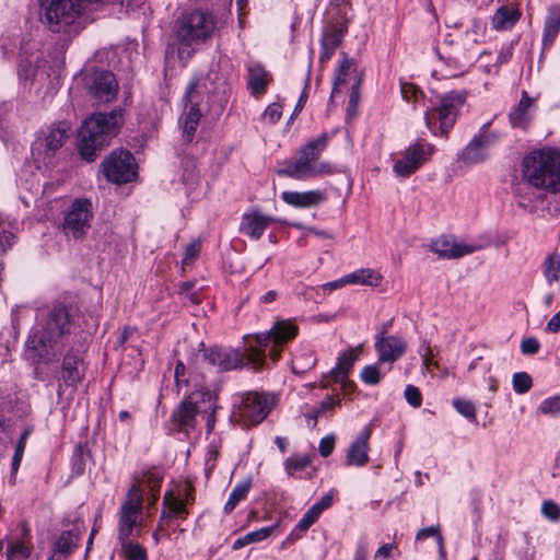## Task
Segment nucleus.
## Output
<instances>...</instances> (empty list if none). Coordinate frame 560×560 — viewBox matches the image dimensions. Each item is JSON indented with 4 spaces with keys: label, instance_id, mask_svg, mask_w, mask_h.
Returning a JSON list of instances; mask_svg holds the SVG:
<instances>
[{
    "label": "nucleus",
    "instance_id": "f257e3e1",
    "mask_svg": "<svg viewBox=\"0 0 560 560\" xmlns=\"http://www.w3.org/2000/svg\"><path fill=\"white\" fill-rule=\"evenodd\" d=\"M77 311L65 301H54L47 306L42 330L31 332L25 342L26 350L36 363L47 362L57 355L62 338L71 335L75 326Z\"/></svg>",
    "mask_w": 560,
    "mask_h": 560
},
{
    "label": "nucleus",
    "instance_id": "f03ea898",
    "mask_svg": "<svg viewBox=\"0 0 560 560\" xmlns=\"http://www.w3.org/2000/svg\"><path fill=\"white\" fill-rule=\"evenodd\" d=\"M124 125V110L114 108L108 113H94L86 117L77 130L75 150L81 161L95 162L110 145Z\"/></svg>",
    "mask_w": 560,
    "mask_h": 560
},
{
    "label": "nucleus",
    "instance_id": "7ed1b4c3",
    "mask_svg": "<svg viewBox=\"0 0 560 560\" xmlns=\"http://www.w3.org/2000/svg\"><path fill=\"white\" fill-rule=\"evenodd\" d=\"M217 18L209 11L194 10L182 14L175 22L178 58L183 66L192 58L198 46L207 43L217 30Z\"/></svg>",
    "mask_w": 560,
    "mask_h": 560
},
{
    "label": "nucleus",
    "instance_id": "20e7f679",
    "mask_svg": "<svg viewBox=\"0 0 560 560\" xmlns=\"http://www.w3.org/2000/svg\"><path fill=\"white\" fill-rule=\"evenodd\" d=\"M328 142L329 135L327 132H323L316 139L307 141L301 147L295 162L287 161L284 166L278 168L276 173L281 177L298 180L334 174L335 167L331 163L327 161L317 163Z\"/></svg>",
    "mask_w": 560,
    "mask_h": 560
},
{
    "label": "nucleus",
    "instance_id": "39448f33",
    "mask_svg": "<svg viewBox=\"0 0 560 560\" xmlns=\"http://www.w3.org/2000/svg\"><path fill=\"white\" fill-rule=\"evenodd\" d=\"M523 175L536 188L560 191V151L544 148L533 151L523 160Z\"/></svg>",
    "mask_w": 560,
    "mask_h": 560
},
{
    "label": "nucleus",
    "instance_id": "423d86ee",
    "mask_svg": "<svg viewBox=\"0 0 560 560\" xmlns=\"http://www.w3.org/2000/svg\"><path fill=\"white\" fill-rule=\"evenodd\" d=\"M39 21L52 33L66 32L84 13L79 0H39Z\"/></svg>",
    "mask_w": 560,
    "mask_h": 560
},
{
    "label": "nucleus",
    "instance_id": "0eeeda50",
    "mask_svg": "<svg viewBox=\"0 0 560 560\" xmlns=\"http://www.w3.org/2000/svg\"><path fill=\"white\" fill-rule=\"evenodd\" d=\"M142 523V490L133 483L118 511L117 539L139 538Z\"/></svg>",
    "mask_w": 560,
    "mask_h": 560
},
{
    "label": "nucleus",
    "instance_id": "6e6552de",
    "mask_svg": "<svg viewBox=\"0 0 560 560\" xmlns=\"http://www.w3.org/2000/svg\"><path fill=\"white\" fill-rule=\"evenodd\" d=\"M100 168L108 183L119 186L133 182L138 176L135 156L124 149H115L107 154Z\"/></svg>",
    "mask_w": 560,
    "mask_h": 560
},
{
    "label": "nucleus",
    "instance_id": "1a4fd4ad",
    "mask_svg": "<svg viewBox=\"0 0 560 560\" xmlns=\"http://www.w3.org/2000/svg\"><path fill=\"white\" fill-rule=\"evenodd\" d=\"M82 82L88 95L100 103H108L117 96V80L114 73L107 69L85 68L82 71Z\"/></svg>",
    "mask_w": 560,
    "mask_h": 560
},
{
    "label": "nucleus",
    "instance_id": "9d476101",
    "mask_svg": "<svg viewBox=\"0 0 560 560\" xmlns=\"http://www.w3.org/2000/svg\"><path fill=\"white\" fill-rule=\"evenodd\" d=\"M93 218L92 202L86 198H77L65 212L61 225L67 237L83 240L91 226Z\"/></svg>",
    "mask_w": 560,
    "mask_h": 560
},
{
    "label": "nucleus",
    "instance_id": "9b49d317",
    "mask_svg": "<svg viewBox=\"0 0 560 560\" xmlns=\"http://www.w3.org/2000/svg\"><path fill=\"white\" fill-rule=\"evenodd\" d=\"M85 370L84 351L70 348L62 359L58 393L61 394L63 385L75 389L78 384L84 380Z\"/></svg>",
    "mask_w": 560,
    "mask_h": 560
},
{
    "label": "nucleus",
    "instance_id": "f8f14e48",
    "mask_svg": "<svg viewBox=\"0 0 560 560\" xmlns=\"http://www.w3.org/2000/svg\"><path fill=\"white\" fill-rule=\"evenodd\" d=\"M71 126L68 121H55L43 131L34 143V149L40 151L45 158H54L69 138Z\"/></svg>",
    "mask_w": 560,
    "mask_h": 560
},
{
    "label": "nucleus",
    "instance_id": "ddd939ff",
    "mask_svg": "<svg viewBox=\"0 0 560 560\" xmlns=\"http://www.w3.org/2000/svg\"><path fill=\"white\" fill-rule=\"evenodd\" d=\"M202 349V358L210 365L215 366L219 372H228L238 368H242L244 364V355L236 349L233 348H224L221 346H213L206 348L203 343H201Z\"/></svg>",
    "mask_w": 560,
    "mask_h": 560
},
{
    "label": "nucleus",
    "instance_id": "4468645a",
    "mask_svg": "<svg viewBox=\"0 0 560 560\" xmlns=\"http://www.w3.org/2000/svg\"><path fill=\"white\" fill-rule=\"evenodd\" d=\"M465 91H451L441 97L440 106L436 108L441 133L447 137L453 128L459 109L466 102Z\"/></svg>",
    "mask_w": 560,
    "mask_h": 560
},
{
    "label": "nucleus",
    "instance_id": "2eb2a0df",
    "mask_svg": "<svg viewBox=\"0 0 560 560\" xmlns=\"http://www.w3.org/2000/svg\"><path fill=\"white\" fill-rule=\"evenodd\" d=\"M271 407L265 395L247 393L240 406V417L245 425H257L269 415Z\"/></svg>",
    "mask_w": 560,
    "mask_h": 560
},
{
    "label": "nucleus",
    "instance_id": "dca6fc26",
    "mask_svg": "<svg viewBox=\"0 0 560 560\" xmlns=\"http://www.w3.org/2000/svg\"><path fill=\"white\" fill-rule=\"evenodd\" d=\"M298 332L299 327L293 320H277L268 331L257 334L255 339L259 348H266L269 343L282 346L294 339Z\"/></svg>",
    "mask_w": 560,
    "mask_h": 560
},
{
    "label": "nucleus",
    "instance_id": "f3484780",
    "mask_svg": "<svg viewBox=\"0 0 560 560\" xmlns=\"http://www.w3.org/2000/svg\"><path fill=\"white\" fill-rule=\"evenodd\" d=\"M197 393L198 390L185 397L173 411L172 420L180 431L189 432L195 429L196 417L199 412L198 405L202 402L200 397L196 395Z\"/></svg>",
    "mask_w": 560,
    "mask_h": 560
},
{
    "label": "nucleus",
    "instance_id": "a211bd4d",
    "mask_svg": "<svg viewBox=\"0 0 560 560\" xmlns=\"http://www.w3.org/2000/svg\"><path fill=\"white\" fill-rule=\"evenodd\" d=\"M275 219L262 214L258 209L245 212L240 224V233L253 241H258Z\"/></svg>",
    "mask_w": 560,
    "mask_h": 560
},
{
    "label": "nucleus",
    "instance_id": "6ab92c4d",
    "mask_svg": "<svg viewBox=\"0 0 560 560\" xmlns=\"http://www.w3.org/2000/svg\"><path fill=\"white\" fill-rule=\"evenodd\" d=\"M430 249L442 258L457 259L465 255L472 254L477 247L458 243L447 236H440L431 241Z\"/></svg>",
    "mask_w": 560,
    "mask_h": 560
},
{
    "label": "nucleus",
    "instance_id": "aec40b11",
    "mask_svg": "<svg viewBox=\"0 0 560 560\" xmlns=\"http://www.w3.org/2000/svg\"><path fill=\"white\" fill-rule=\"evenodd\" d=\"M359 349L350 348L338 357L337 365L330 371L331 378L340 383L342 388L349 393L355 388V384L349 381L348 376L354 362L359 359Z\"/></svg>",
    "mask_w": 560,
    "mask_h": 560
},
{
    "label": "nucleus",
    "instance_id": "412c9836",
    "mask_svg": "<svg viewBox=\"0 0 560 560\" xmlns=\"http://www.w3.org/2000/svg\"><path fill=\"white\" fill-rule=\"evenodd\" d=\"M371 432L370 428H364L350 443L346 454V466L363 467L370 462L369 440Z\"/></svg>",
    "mask_w": 560,
    "mask_h": 560
},
{
    "label": "nucleus",
    "instance_id": "4be33fe9",
    "mask_svg": "<svg viewBox=\"0 0 560 560\" xmlns=\"http://www.w3.org/2000/svg\"><path fill=\"white\" fill-rule=\"evenodd\" d=\"M375 349L380 362L394 363L405 354L407 345L404 339L397 336L376 337Z\"/></svg>",
    "mask_w": 560,
    "mask_h": 560
},
{
    "label": "nucleus",
    "instance_id": "5701e85b",
    "mask_svg": "<svg viewBox=\"0 0 560 560\" xmlns=\"http://www.w3.org/2000/svg\"><path fill=\"white\" fill-rule=\"evenodd\" d=\"M247 89L250 95L258 97L266 93L272 75L265 67L259 63H253L247 67Z\"/></svg>",
    "mask_w": 560,
    "mask_h": 560
},
{
    "label": "nucleus",
    "instance_id": "b1692460",
    "mask_svg": "<svg viewBox=\"0 0 560 560\" xmlns=\"http://www.w3.org/2000/svg\"><path fill=\"white\" fill-rule=\"evenodd\" d=\"M282 200L295 208H307L319 205L325 201L327 195L325 191L308 190V191H283L281 195Z\"/></svg>",
    "mask_w": 560,
    "mask_h": 560
},
{
    "label": "nucleus",
    "instance_id": "393cba45",
    "mask_svg": "<svg viewBox=\"0 0 560 560\" xmlns=\"http://www.w3.org/2000/svg\"><path fill=\"white\" fill-rule=\"evenodd\" d=\"M560 32V4H552L547 9L542 31L544 49L551 47Z\"/></svg>",
    "mask_w": 560,
    "mask_h": 560
},
{
    "label": "nucleus",
    "instance_id": "a878e982",
    "mask_svg": "<svg viewBox=\"0 0 560 560\" xmlns=\"http://www.w3.org/2000/svg\"><path fill=\"white\" fill-rule=\"evenodd\" d=\"M434 150V145L423 139H418L415 143L406 148L405 153L409 156L410 161H412L410 166L413 167V173L430 160Z\"/></svg>",
    "mask_w": 560,
    "mask_h": 560
},
{
    "label": "nucleus",
    "instance_id": "bb28decb",
    "mask_svg": "<svg viewBox=\"0 0 560 560\" xmlns=\"http://www.w3.org/2000/svg\"><path fill=\"white\" fill-rule=\"evenodd\" d=\"M163 504L165 508L160 515V525H168L174 517L185 520L188 515L184 501L178 498H173L171 493L165 494Z\"/></svg>",
    "mask_w": 560,
    "mask_h": 560
},
{
    "label": "nucleus",
    "instance_id": "cd10ccee",
    "mask_svg": "<svg viewBox=\"0 0 560 560\" xmlns=\"http://www.w3.org/2000/svg\"><path fill=\"white\" fill-rule=\"evenodd\" d=\"M489 142V137L486 135L475 137L462 151L460 159L468 164L483 161L486 159L485 148Z\"/></svg>",
    "mask_w": 560,
    "mask_h": 560
},
{
    "label": "nucleus",
    "instance_id": "c85d7f7f",
    "mask_svg": "<svg viewBox=\"0 0 560 560\" xmlns=\"http://www.w3.org/2000/svg\"><path fill=\"white\" fill-rule=\"evenodd\" d=\"M187 106L188 110L179 119V122L182 124L183 139L185 143H190L195 138L197 127L202 115L200 112L199 104L194 103L192 105Z\"/></svg>",
    "mask_w": 560,
    "mask_h": 560
},
{
    "label": "nucleus",
    "instance_id": "c756f323",
    "mask_svg": "<svg viewBox=\"0 0 560 560\" xmlns=\"http://www.w3.org/2000/svg\"><path fill=\"white\" fill-rule=\"evenodd\" d=\"M196 395L200 397L202 402L209 404L208 408L203 409L201 412L207 416L206 428L207 432L211 433L215 427L217 411L220 409L218 405V394L215 392L212 393L208 388H201Z\"/></svg>",
    "mask_w": 560,
    "mask_h": 560
},
{
    "label": "nucleus",
    "instance_id": "7c9ffc66",
    "mask_svg": "<svg viewBox=\"0 0 560 560\" xmlns=\"http://www.w3.org/2000/svg\"><path fill=\"white\" fill-rule=\"evenodd\" d=\"M208 78L209 74H207L206 77L203 74L194 75L184 95V101L186 102V105H192L194 103L200 105L202 96L209 92V89L207 86Z\"/></svg>",
    "mask_w": 560,
    "mask_h": 560
},
{
    "label": "nucleus",
    "instance_id": "2f4dec72",
    "mask_svg": "<svg viewBox=\"0 0 560 560\" xmlns=\"http://www.w3.org/2000/svg\"><path fill=\"white\" fill-rule=\"evenodd\" d=\"M520 18L521 12L518 9L502 5L495 11L492 18V25L495 30H510L517 23Z\"/></svg>",
    "mask_w": 560,
    "mask_h": 560
},
{
    "label": "nucleus",
    "instance_id": "473e14b6",
    "mask_svg": "<svg viewBox=\"0 0 560 560\" xmlns=\"http://www.w3.org/2000/svg\"><path fill=\"white\" fill-rule=\"evenodd\" d=\"M81 540L80 532L77 528L63 530L55 542V552L63 556L70 555Z\"/></svg>",
    "mask_w": 560,
    "mask_h": 560
},
{
    "label": "nucleus",
    "instance_id": "72a5a7b5",
    "mask_svg": "<svg viewBox=\"0 0 560 560\" xmlns=\"http://www.w3.org/2000/svg\"><path fill=\"white\" fill-rule=\"evenodd\" d=\"M133 539L135 538L118 539L120 555L126 560H148L147 549Z\"/></svg>",
    "mask_w": 560,
    "mask_h": 560
},
{
    "label": "nucleus",
    "instance_id": "f704fd0d",
    "mask_svg": "<svg viewBox=\"0 0 560 560\" xmlns=\"http://www.w3.org/2000/svg\"><path fill=\"white\" fill-rule=\"evenodd\" d=\"M532 105V98L526 91H523L522 98L509 115L513 127H524L527 122V110Z\"/></svg>",
    "mask_w": 560,
    "mask_h": 560
},
{
    "label": "nucleus",
    "instance_id": "c9c22d12",
    "mask_svg": "<svg viewBox=\"0 0 560 560\" xmlns=\"http://www.w3.org/2000/svg\"><path fill=\"white\" fill-rule=\"evenodd\" d=\"M383 277L380 272L373 269H361L348 275L345 278L347 283H358L371 287H378L382 282Z\"/></svg>",
    "mask_w": 560,
    "mask_h": 560
},
{
    "label": "nucleus",
    "instance_id": "e433bc0d",
    "mask_svg": "<svg viewBox=\"0 0 560 560\" xmlns=\"http://www.w3.org/2000/svg\"><path fill=\"white\" fill-rule=\"evenodd\" d=\"M276 528H277V524L271 525V526H267V527H261V528H259L257 530L247 533L246 535L237 538L234 541V544L232 546V549L233 550H238V549L244 548L247 545L262 541V540L267 539L273 533V530Z\"/></svg>",
    "mask_w": 560,
    "mask_h": 560
},
{
    "label": "nucleus",
    "instance_id": "4c0bfd02",
    "mask_svg": "<svg viewBox=\"0 0 560 560\" xmlns=\"http://www.w3.org/2000/svg\"><path fill=\"white\" fill-rule=\"evenodd\" d=\"M250 488L252 479H245L236 483L224 505V512L231 513L236 508V505L247 497Z\"/></svg>",
    "mask_w": 560,
    "mask_h": 560
},
{
    "label": "nucleus",
    "instance_id": "58836bf2",
    "mask_svg": "<svg viewBox=\"0 0 560 560\" xmlns=\"http://www.w3.org/2000/svg\"><path fill=\"white\" fill-rule=\"evenodd\" d=\"M350 71L355 72L357 66L353 59L348 58L346 55L343 56V59L340 61L336 73H335V80H334V88L331 97H334V94L337 92L338 88L340 85H343L346 83V77Z\"/></svg>",
    "mask_w": 560,
    "mask_h": 560
},
{
    "label": "nucleus",
    "instance_id": "ea45409f",
    "mask_svg": "<svg viewBox=\"0 0 560 560\" xmlns=\"http://www.w3.org/2000/svg\"><path fill=\"white\" fill-rule=\"evenodd\" d=\"M90 452L85 445L79 443L75 445L71 456V471L73 476H81L85 471V457L89 456Z\"/></svg>",
    "mask_w": 560,
    "mask_h": 560
},
{
    "label": "nucleus",
    "instance_id": "a19ab883",
    "mask_svg": "<svg viewBox=\"0 0 560 560\" xmlns=\"http://www.w3.org/2000/svg\"><path fill=\"white\" fill-rule=\"evenodd\" d=\"M31 555L32 547L25 540H18L7 547V560H26Z\"/></svg>",
    "mask_w": 560,
    "mask_h": 560
},
{
    "label": "nucleus",
    "instance_id": "79ce46f5",
    "mask_svg": "<svg viewBox=\"0 0 560 560\" xmlns=\"http://www.w3.org/2000/svg\"><path fill=\"white\" fill-rule=\"evenodd\" d=\"M544 275L549 284L556 282L560 278V255H550L545 260Z\"/></svg>",
    "mask_w": 560,
    "mask_h": 560
},
{
    "label": "nucleus",
    "instance_id": "37998d69",
    "mask_svg": "<svg viewBox=\"0 0 560 560\" xmlns=\"http://www.w3.org/2000/svg\"><path fill=\"white\" fill-rule=\"evenodd\" d=\"M428 537H434L436 539L438 546H439V552L441 557L445 556V549H444V539L440 532V526H429L424 527L418 530L416 535L417 540H421Z\"/></svg>",
    "mask_w": 560,
    "mask_h": 560
},
{
    "label": "nucleus",
    "instance_id": "c03bdc74",
    "mask_svg": "<svg viewBox=\"0 0 560 560\" xmlns=\"http://www.w3.org/2000/svg\"><path fill=\"white\" fill-rule=\"evenodd\" d=\"M360 85H361V77L358 75L355 82L351 88V93L347 107V116L348 118H353L358 114L359 103H360Z\"/></svg>",
    "mask_w": 560,
    "mask_h": 560
},
{
    "label": "nucleus",
    "instance_id": "a18cd8bd",
    "mask_svg": "<svg viewBox=\"0 0 560 560\" xmlns=\"http://www.w3.org/2000/svg\"><path fill=\"white\" fill-rule=\"evenodd\" d=\"M32 432L31 428H26L22 433L21 436L16 443L15 451L12 458V471H18L24 451L26 446V440L28 439L30 434Z\"/></svg>",
    "mask_w": 560,
    "mask_h": 560
},
{
    "label": "nucleus",
    "instance_id": "49530a36",
    "mask_svg": "<svg viewBox=\"0 0 560 560\" xmlns=\"http://www.w3.org/2000/svg\"><path fill=\"white\" fill-rule=\"evenodd\" d=\"M345 32L346 31H343L342 28L332 26L331 28H329L328 31H326L323 34V37L320 40L322 46L326 45V46H330V47L337 49L342 42Z\"/></svg>",
    "mask_w": 560,
    "mask_h": 560
},
{
    "label": "nucleus",
    "instance_id": "de8ad7c7",
    "mask_svg": "<svg viewBox=\"0 0 560 560\" xmlns=\"http://www.w3.org/2000/svg\"><path fill=\"white\" fill-rule=\"evenodd\" d=\"M512 384L515 393L525 394L532 388L533 380L528 373L517 372L513 375Z\"/></svg>",
    "mask_w": 560,
    "mask_h": 560
},
{
    "label": "nucleus",
    "instance_id": "09e8293b",
    "mask_svg": "<svg viewBox=\"0 0 560 560\" xmlns=\"http://www.w3.org/2000/svg\"><path fill=\"white\" fill-rule=\"evenodd\" d=\"M339 404V400L336 401L329 397L326 400L322 401L319 407L316 408L314 411L305 413V418L308 420L310 423L312 422V427L315 428L317 425L318 417L324 412L331 410L335 406Z\"/></svg>",
    "mask_w": 560,
    "mask_h": 560
},
{
    "label": "nucleus",
    "instance_id": "8fccbe9b",
    "mask_svg": "<svg viewBox=\"0 0 560 560\" xmlns=\"http://www.w3.org/2000/svg\"><path fill=\"white\" fill-rule=\"evenodd\" d=\"M311 464V458L304 456H291L284 462L285 470L289 475H293L296 471H302Z\"/></svg>",
    "mask_w": 560,
    "mask_h": 560
},
{
    "label": "nucleus",
    "instance_id": "3c124183",
    "mask_svg": "<svg viewBox=\"0 0 560 560\" xmlns=\"http://www.w3.org/2000/svg\"><path fill=\"white\" fill-rule=\"evenodd\" d=\"M409 156L404 152L401 158L398 159L393 166V171L397 177H409L413 174V167L410 166Z\"/></svg>",
    "mask_w": 560,
    "mask_h": 560
},
{
    "label": "nucleus",
    "instance_id": "603ef678",
    "mask_svg": "<svg viewBox=\"0 0 560 560\" xmlns=\"http://www.w3.org/2000/svg\"><path fill=\"white\" fill-rule=\"evenodd\" d=\"M195 281L183 282L179 287V294L191 304L198 305L201 302V296L199 292L195 291Z\"/></svg>",
    "mask_w": 560,
    "mask_h": 560
},
{
    "label": "nucleus",
    "instance_id": "864d4df0",
    "mask_svg": "<svg viewBox=\"0 0 560 560\" xmlns=\"http://www.w3.org/2000/svg\"><path fill=\"white\" fill-rule=\"evenodd\" d=\"M318 510L319 509L314 505L311 506L296 524V529L300 532H306L320 516L322 513H319Z\"/></svg>",
    "mask_w": 560,
    "mask_h": 560
},
{
    "label": "nucleus",
    "instance_id": "5fc2aeb1",
    "mask_svg": "<svg viewBox=\"0 0 560 560\" xmlns=\"http://www.w3.org/2000/svg\"><path fill=\"white\" fill-rule=\"evenodd\" d=\"M360 376L362 382L368 385H376L382 380L380 368L376 364L364 366Z\"/></svg>",
    "mask_w": 560,
    "mask_h": 560
},
{
    "label": "nucleus",
    "instance_id": "6e6d98bb",
    "mask_svg": "<svg viewBox=\"0 0 560 560\" xmlns=\"http://www.w3.org/2000/svg\"><path fill=\"white\" fill-rule=\"evenodd\" d=\"M453 406L458 413L469 420H476V407L475 405L466 399H454Z\"/></svg>",
    "mask_w": 560,
    "mask_h": 560
},
{
    "label": "nucleus",
    "instance_id": "4d7b16f0",
    "mask_svg": "<svg viewBox=\"0 0 560 560\" xmlns=\"http://www.w3.org/2000/svg\"><path fill=\"white\" fill-rule=\"evenodd\" d=\"M539 411L544 415H558L560 413V395L546 398L539 405Z\"/></svg>",
    "mask_w": 560,
    "mask_h": 560
},
{
    "label": "nucleus",
    "instance_id": "13d9d810",
    "mask_svg": "<svg viewBox=\"0 0 560 560\" xmlns=\"http://www.w3.org/2000/svg\"><path fill=\"white\" fill-rule=\"evenodd\" d=\"M315 362L316 359L312 353L296 357L292 362V371L294 373H303L305 371L304 368H312L314 366Z\"/></svg>",
    "mask_w": 560,
    "mask_h": 560
},
{
    "label": "nucleus",
    "instance_id": "bf43d9fd",
    "mask_svg": "<svg viewBox=\"0 0 560 560\" xmlns=\"http://www.w3.org/2000/svg\"><path fill=\"white\" fill-rule=\"evenodd\" d=\"M541 513L548 520L553 522L560 521V505L552 500H546L542 502Z\"/></svg>",
    "mask_w": 560,
    "mask_h": 560
},
{
    "label": "nucleus",
    "instance_id": "052dcab7",
    "mask_svg": "<svg viewBox=\"0 0 560 560\" xmlns=\"http://www.w3.org/2000/svg\"><path fill=\"white\" fill-rule=\"evenodd\" d=\"M405 398L413 408H419L422 405V394L419 388L413 385L406 386Z\"/></svg>",
    "mask_w": 560,
    "mask_h": 560
},
{
    "label": "nucleus",
    "instance_id": "680f3d73",
    "mask_svg": "<svg viewBox=\"0 0 560 560\" xmlns=\"http://www.w3.org/2000/svg\"><path fill=\"white\" fill-rule=\"evenodd\" d=\"M486 23L481 20H472L471 27L466 32V35L470 37L471 42L478 43L486 33Z\"/></svg>",
    "mask_w": 560,
    "mask_h": 560
},
{
    "label": "nucleus",
    "instance_id": "e2e57ef3",
    "mask_svg": "<svg viewBox=\"0 0 560 560\" xmlns=\"http://www.w3.org/2000/svg\"><path fill=\"white\" fill-rule=\"evenodd\" d=\"M400 90L402 97L407 101L413 98L418 101V98L423 96V92L413 83L401 82Z\"/></svg>",
    "mask_w": 560,
    "mask_h": 560
},
{
    "label": "nucleus",
    "instance_id": "0e129e2a",
    "mask_svg": "<svg viewBox=\"0 0 560 560\" xmlns=\"http://www.w3.org/2000/svg\"><path fill=\"white\" fill-rule=\"evenodd\" d=\"M282 116V105L280 103L270 104L265 113L264 118L267 119L270 124H276Z\"/></svg>",
    "mask_w": 560,
    "mask_h": 560
},
{
    "label": "nucleus",
    "instance_id": "69168bd1",
    "mask_svg": "<svg viewBox=\"0 0 560 560\" xmlns=\"http://www.w3.org/2000/svg\"><path fill=\"white\" fill-rule=\"evenodd\" d=\"M336 438L334 434L324 436L318 446L319 454L323 457H328L335 448Z\"/></svg>",
    "mask_w": 560,
    "mask_h": 560
},
{
    "label": "nucleus",
    "instance_id": "338daca9",
    "mask_svg": "<svg viewBox=\"0 0 560 560\" xmlns=\"http://www.w3.org/2000/svg\"><path fill=\"white\" fill-rule=\"evenodd\" d=\"M540 349V343L534 337L525 338L521 342V351L523 354H536Z\"/></svg>",
    "mask_w": 560,
    "mask_h": 560
},
{
    "label": "nucleus",
    "instance_id": "774afa93",
    "mask_svg": "<svg viewBox=\"0 0 560 560\" xmlns=\"http://www.w3.org/2000/svg\"><path fill=\"white\" fill-rule=\"evenodd\" d=\"M15 234L10 231H2L0 233V248L3 253L12 247L15 243Z\"/></svg>",
    "mask_w": 560,
    "mask_h": 560
}]
</instances>
